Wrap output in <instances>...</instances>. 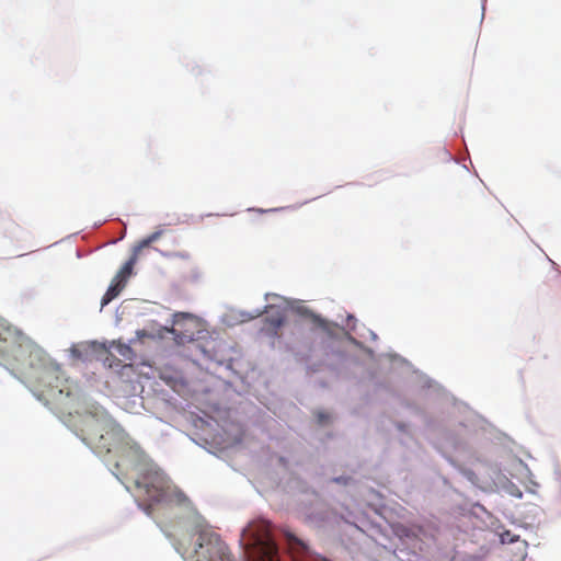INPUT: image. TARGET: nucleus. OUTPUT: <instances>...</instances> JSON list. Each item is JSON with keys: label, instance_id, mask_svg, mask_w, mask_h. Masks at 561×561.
Returning a JSON list of instances; mask_svg holds the SVG:
<instances>
[{"label": "nucleus", "instance_id": "nucleus-1", "mask_svg": "<svg viewBox=\"0 0 561 561\" xmlns=\"http://www.w3.org/2000/svg\"><path fill=\"white\" fill-rule=\"evenodd\" d=\"M0 355L5 365L28 380L58 379V369L44 352L16 330L0 324Z\"/></svg>", "mask_w": 561, "mask_h": 561}, {"label": "nucleus", "instance_id": "nucleus-2", "mask_svg": "<svg viewBox=\"0 0 561 561\" xmlns=\"http://www.w3.org/2000/svg\"><path fill=\"white\" fill-rule=\"evenodd\" d=\"M135 486L150 502L146 507V512L149 515L153 504H162L165 508L190 504L187 496L171 485L169 479L161 470L153 467L141 469L139 477L135 480Z\"/></svg>", "mask_w": 561, "mask_h": 561}, {"label": "nucleus", "instance_id": "nucleus-3", "mask_svg": "<svg viewBox=\"0 0 561 561\" xmlns=\"http://www.w3.org/2000/svg\"><path fill=\"white\" fill-rule=\"evenodd\" d=\"M242 540L249 561H278V549L271 535V524L260 519L243 529Z\"/></svg>", "mask_w": 561, "mask_h": 561}, {"label": "nucleus", "instance_id": "nucleus-4", "mask_svg": "<svg viewBox=\"0 0 561 561\" xmlns=\"http://www.w3.org/2000/svg\"><path fill=\"white\" fill-rule=\"evenodd\" d=\"M84 440L100 456L116 450L124 442V431L114 424L91 421L87 424Z\"/></svg>", "mask_w": 561, "mask_h": 561}, {"label": "nucleus", "instance_id": "nucleus-5", "mask_svg": "<svg viewBox=\"0 0 561 561\" xmlns=\"http://www.w3.org/2000/svg\"><path fill=\"white\" fill-rule=\"evenodd\" d=\"M196 561H233L228 546L211 529H202L195 548Z\"/></svg>", "mask_w": 561, "mask_h": 561}, {"label": "nucleus", "instance_id": "nucleus-6", "mask_svg": "<svg viewBox=\"0 0 561 561\" xmlns=\"http://www.w3.org/2000/svg\"><path fill=\"white\" fill-rule=\"evenodd\" d=\"M197 321L190 313L179 312L174 314L173 328L170 333L178 344L190 343L195 340Z\"/></svg>", "mask_w": 561, "mask_h": 561}, {"label": "nucleus", "instance_id": "nucleus-7", "mask_svg": "<svg viewBox=\"0 0 561 561\" xmlns=\"http://www.w3.org/2000/svg\"><path fill=\"white\" fill-rule=\"evenodd\" d=\"M266 313L267 316L264 318L262 331L271 336H275L285 323V312L278 307L268 306Z\"/></svg>", "mask_w": 561, "mask_h": 561}, {"label": "nucleus", "instance_id": "nucleus-8", "mask_svg": "<svg viewBox=\"0 0 561 561\" xmlns=\"http://www.w3.org/2000/svg\"><path fill=\"white\" fill-rule=\"evenodd\" d=\"M53 365L58 369V374H57L58 379L56 377H53L49 381L33 380L38 386H43L44 388H46L45 391L50 397H55L56 393H58V394L64 393V388H62L64 379L61 377V370L54 363H53Z\"/></svg>", "mask_w": 561, "mask_h": 561}, {"label": "nucleus", "instance_id": "nucleus-9", "mask_svg": "<svg viewBox=\"0 0 561 561\" xmlns=\"http://www.w3.org/2000/svg\"><path fill=\"white\" fill-rule=\"evenodd\" d=\"M139 257V253L133 249L129 260L122 266L113 279L126 286L128 278L133 274V268Z\"/></svg>", "mask_w": 561, "mask_h": 561}, {"label": "nucleus", "instance_id": "nucleus-10", "mask_svg": "<svg viewBox=\"0 0 561 561\" xmlns=\"http://www.w3.org/2000/svg\"><path fill=\"white\" fill-rule=\"evenodd\" d=\"M161 236H162V231H161V230H158V231L152 232L151 234H149L148 237H146L145 239H142L141 241H139V242L134 247V250L140 254V252H141L145 248H148L150 244H152L153 242H156L157 240H159Z\"/></svg>", "mask_w": 561, "mask_h": 561}, {"label": "nucleus", "instance_id": "nucleus-11", "mask_svg": "<svg viewBox=\"0 0 561 561\" xmlns=\"http://www.w3.org/2000/svg\"><path fill=\"white\" fill-rule=\"evenodd\" d=\"M297 312L301 314L302 317H306L310 319L316 325L320 328H325V321L318 314L313 313L311 310H309L306 307H299L297 308Z\"/></svg>", "mask_w": 561, "mask_h": 561}, {"label": "nucleus", "instance_id": "nucleus-12", "mask_svg": "<svg viewBox=\"0 0 561 561\" xmlns=\"http://www.w3.org/2000/svg\"><path fill=\"white\" fill-rule=\"evenodd\" d=\"M124 288H125L124 284H121L115 279H112V283H111L110 287L107 288V291H110L112 295L117 297Z\"/></svg>", "mask_w": 561, "mask_h": 561}, {"label": "nucleus", "instance_id": "nucleus-13", "mask_svg": "<svg viewBox=\"0 0 561 561\" xmlns=\"http://www.w3.org/2000/svg\"><path fill=\"white\" fill-rule=\"evenodd\" d=\"M117 351L125 359H131L133 351L129 346L118 344Z\"/></svg>", "mask_w": 561, "mask_h": 561}, {"label": "nucleus", "instance_id": "nucleus-14", "mask_svg": "<svg viewBox=\"0 0 561 561\" xmlns=\"http://www.w3.org/2000/svg\"><path fill=\"white\" fill-rule=\"evenodd\" d=\"M114 298H116V297L106 290V293L104 294V296L102 297V300H101L102 307L110 304Z\"/></svg>", "mask_w": 561, "mask_h": 561}, {"label": "nucleus", "instance_id": "nucleus-15", "mask_svg": "<svg viewBox=\"0 0 561 561\" xmlns=\"http://www.w3.org/2000/svg\"><path fill=\"white\" fill-rule=\"evenodd\" d=\"M168 256L179 257V259H182V260H188L190 259V254L186 253V252H175V253L168 254Z\"/></svg>", "mask_w": 561, "mask_h": 561}, {"label": "nucleus", "instance_id": "nucleus-16", "mask_svg": "<svg viewBox=\"0 0 561 561\" xmlns=\"http://www.w3.org/2000/svg\"><path fill=\"white\" fill-rule=\"evenodd\" d=\"M329 420V415L322 412L318 413V422L324 424Z\"/></svg>", "mask_w": 561, "mask_h": 561}, {"label": "nucleus", "instance_id": "nucleus-17", "mask_svg": "<svg viewBox=\"0 0 561 561\" xmlns=\"http://www.w3.org/2000/svg\"><path fill=\"white\" fill-rule=\"evenodd\" d=\"M288 538H289V540H291V541L302 546V542L299 539H297V538H295L293 536H289Z\"/></svg>", "mask_w": 561, "mask_h": 561}, {"label": "nucleus", "instance_id": "nucleus-18", "mask_svg": "<svg viewBox=\"0 0 561 561\" xmlns=\"http://www.w3.org/2000/svg\"><path fill=\"white\" fill-rule=\"evenodd\" d=\"M334 481L337 483H341V482L346 483V481L343 478H335Z\"/></svg>", "mask_w": 561, "mask_h": 561}]
</instances>
